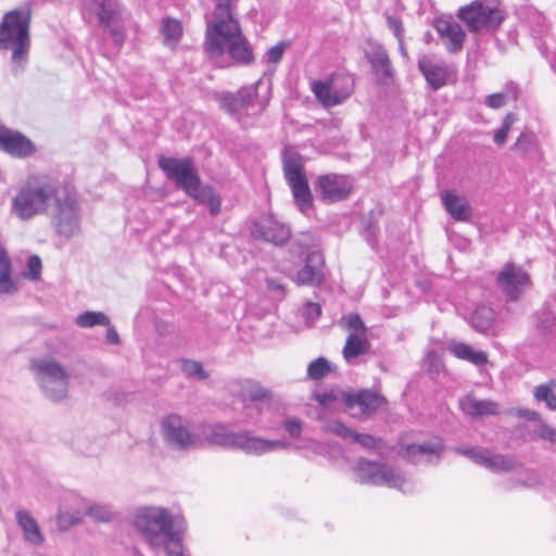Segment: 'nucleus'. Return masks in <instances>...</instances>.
Masks as SVG:
<instances>
[{"label": "nucleus", "instance_id": "1", "mask_svg": "<svg viewBox=\"0 0 556 556\" xmlns=\"http://www.w3.org/2000/svg\"><path fill=\"white\" fill-rule=\"evenodd\" d=\"M30 18V9L22 7L7 12L0 23V50L12 49V73L15 76L24 72L28 62Z\"/></svg>", "mask_w": 556, "mask_h": 556}, {"label": "nucleus", "instance_id": "2", "mask_svg": "<svg viewBox=\"0 0 556 556\" xmlns=\"http://www.w3.org/2000/svg\"><path fill=\"white\" fill-rule=\"evenodd\" d=\"M134 526L153 551H159L162 544L184 531V519L172 516L162 507H140L134 515Z\"/></svg>", "mask_w": 556, "mask_h": 556}, {"label": "nucleus", "instance_id": "3", "mask_svg": "<svg viewBox=\"0 0 556 556\" xmlns=\"http://www.w3.org/2000/svg\"><path fill=\"white\" fill-rule=\"evenodd\" d=\"M59 194L55 181L47 176H31L12 199V212L21 219L28 220L45 214L52 200Z\"/></svg>", "mask_w": 556, "mask_h": 556}, {"label": "nucleus", "instance_id": "4", "mask_svg": "<svg viewBox=\"0 0 556 556\" xmlns=\"http://www.w3.org/2000/svg\"><path fill=\"white\" fill-rule=\"evenodd\" d=\"M203 46L212 58L223 55L227 48L229 56L237 64L248 65L254 60L252 47L243 36L239 23L232 22L217 33H205Z\"/></svg>", "mask_w": 556, "mask_h": 556}, {"label": "nucleus", "instance_id": "5", "mask_svg": "<svg viewBox=\"0 0 556 556\" xmlns=\"http://www.w3.org/2000/svg\"><path fill=\"white\" fill-rule=\"evenodd\" d=\"M206 440L216 445L238 448L248 454L261 455L267 452L287 448L288 443L281 440H265L250 435L247 431L235 432L222 424L211 426L205 432Z\"/></svg>", "mask_w": 556, "mask_h": 556}, {"label": "nucleus", "instance_id": "6", "mask_svg": "<svg viewBox=\"0 0 556 556\" xmlns=\"http://www.w3.org/2000/svg\"><path fill=\"white\" fill-rule=\"evenodd\" d=\"M83 15H94L114 45L123 46L126 40L125 23L130 14L119 0H84Z\"/></svg>", "mask_w": 556, "mask_h": 556}, {"label": "nucleus", "instance_id": "7", "mask_svg": "<svg viewBox=\"0 0 556 556\" xmlns=\"http://www.w3.org/2000/svg\"><path fill=\"white\" fill-rule=\"evenodd\" d=\"M30 369L49 400L60 402L67 396L70 375L59 362L51 358L34 359Z\"/></svg>", "mask_w": 556, "mask_h": 556}, {"label": "nucleus", "instance_id": "8", "mask_svg": "<svg viewBox=\"0 0 556 556\" xmlns=\"http://www.w3.org/2000/svg\"><path fill=\"white\" fill-rule=\"evenodd\" d=\"M457 16L471 33L496 29L505 20L502 10L479 0L462 7Z\"/></svg>", "mask_w": 556, "mask_h": 556}, {"label": "nucleus", "instance_id": "9", "mask_svg": "<svg viewBox=\"0 0 556 556\" xmlns=\"http://www.w3.org/2000/svg\"><path fill=\"white\" fill-rule=\"evenodd\" d=\"M159 166L189 197L195 194L201 187V179L190 159L162 157Z\"/></svg>", "mask_w": 556, "mask_h": 556}, {"label": "nucleus", "instance_id": "10", "mask_svg": "<svg viewBox=\"0 0 556 556\" xmlns=\"http://www.w3.org/2000/svg\"><path fill=\"white\" fill-rule=\"evenodd\" d=\"M354 471L356 481L362 484L387 485L403 491L405 479L386 464L361 458L357 460Z\"/></svg>", "mask_w": 556, "mask_h": 556}, {"label": "nucleus", "instance_id": "11", "mask_svg": "<svg viewBox=\"0 0 556 556\" xmlns=\"http://www.w3.org/2000/svg\"><path fill=\"white\" fill-rule=\"evenodd\" d=\"M55 201L53 224L59 236L70 239L80 230L79 205L75 194L59 193Z\"/></svg>", "mask_w": 556, "mask_h": 556}, {"label": "nucleus", "instance_id": "12", "mask_svg": "<svg viewBox=\"0 0 556 556\" xmlns=\"http://www.w3.org/2000/svg\"><path fill=\"white\" fill-rule=\"evenodd\" d=\"M161 428L165 443L174 450L187 451L201 444L199 434L190 431L187 420L180 415H168L162 420Z\"/></svg>", "mask_w": 556, "mask_h": 556}, {"label": "nucleus", "instance_id": "13", "mask_svg": "<svg viewBox=\"0 0 556 556\" xmlns=\"http://www.w3.org/2000/svg\"><path fill=\"white\" fill-rule=\"evenodd\" d=\"M312 91L324 106H334L351 96L353 80L348 75L334 76L328 80H315L312 83Z\"/></svg>", "mask_w": 556, "mask_h": 556}, {"label": "nucleus", "instance_id": "14", "mask_svg": "<svg viewBox=\"0 0 556 556\" xmlns=\"http://www.w3.org/2000/svg\"><path fill=\"white\" fill-rule=\"evenodd\" d=\"M254 85L242 87L236 93H223L219 98V105L231 115L240 114H257L263 111L264 106L260 104L257 99V86Z\"/></svg>", "mask_w": 556, "mask_h": 556}, {"label": "nucleus", "instance_id": "15", "mask_svg": "<svg viewBox=\"0 0 556 556\" xmlns=\"http://www.w3.org/2000/svg\"><path fill=\"white\" fill-rule=\"evenodd\" d=\"M352 189L353 182L349 176L333 173L318 176L315 182V191L326 203L345 200Z\"/></svg>", "mask_w": 556, "mask_h": 556}, {"label": "nucleus", "instance_id": "16", "mask_svg": "<svg viewBox=\"0 0 556 556\" xmlns=\"http://www.w3.org/2000/svg\"><path fill=\"white\" fill-rule=\"evenodd\" d=\"M251 233L256 239L282 245L289 241L291 229L273 215H263L252 224Z\"/></svg>", "mask_w": 556, "mask_h": 556}, {"label": "nucleus", "instance_id": "17", "mask_svg": "<svg viewBox=\"0 0 556 556\" xmlns=\"http://www.w3.org/2000/svg\"><path fill=\"white\" fill-rule=\"evenodd\" d=\"M496 283L509 300H517L531 285L530 277L520 266L506 263L497 274Z\"/></svg>", "mask_w": 556, "mask_h": 556}, {"label": "nucleus", "instance_id": "18", "mask_svg": "<svg viewBox=\"0 0 556 556\" xmlns=\"http://www.w3.org/2000/svg\"><path fill=\"white\" fill-rule=\"evenodd\" d=\"M443 451V440L435 438L406 445L403 450V457L415 465H432L440 462Z\"/></svg>", "mask_w": 556, "mask_h": 556}, {"label": "nucleus", "instance_id": "19", "mask_svg": "<svg viewBox=\"0 0 556 556\" xmlns=\"http://www.w3.org/2000/svg\"><path fill=\"white\" fill-rule=\"evenodd\" d=\"M365 58L371 65L376 80L387 84L394 76V68L387 50L376 41H369L364 49Z\"/></svg>", "mask_w": 556, "mask_h": 556}, {"label": "nucleus", "instance_id": "20", "mask_svg": "<svg viewBox=\"0 0 556 556\" xmlns=\"http://www.w3.org/2000/svg\"><path fill=\"white\" fill-rule=\"evenodd\" d=\"M343 402L346 409L353 412L358 407L362 416L375 414L386 402L384 397L370 390H362L356 393H343Z\"/></svg>", "mask_w": 556, "mask_h": 556}, {"label": "nucleus", "instance_id": "21", "mask_svg": "<svg viewBox=\"0 0 556 556\" xmlns=\"http://www.w3.org/2000/svg\"><path fill=\"white\" fill-rule=\"evenodd\" d=\"M0 149L17 157H26L35 151L33 142L27 137L3 126L0 127Z\"/></svg>", "mask_w": 556, "mask_h": 556}, {"label": "nucleus", "instance_id": "22", "mask_svg": "<svg viewBox=\"0 0 556 556\" xmlns=\"http://www.w3.org/2000/svg\"><path fill=\"white\" fill-rule=\"evenodd\" d=\"M215 9L211 16H206V31L217 33L222 28L230 26V23H239L236 17L232 0H214Z\"/></svg>", "mask_w": 556, "mask_h": 556}, {"label": "nucleus", "instance_id": "23", "mask_svg": "<svg viewBox=\"0 0 556 556\" xmlns=\"http://www.w3.org/2000/svg\"><path fill=\"white\" fill-rule=\"evenodd\" d=\"M324 264L323 255L313 251L306 255L304 266L296 273L294 281L298 285L318 286L323 282L324 275L321 267Z\"/></svg>", "mask_w": 556, "mask_h": 556}, {"label": "nucleus", "instance_id": "24", "mask_svg": "<svg viewBox=\"0 0 556 556\" xmlns=\"http://www.w3.org/2000/svg\"><path fill=\"white\" fill-rule=\"evenodd\" d=\"M437 30L440 37L444 40V45L448 52L456 53L463 49L466 34L458 23L454 21L440 20L437 24Z\"/></svg>", "mask_w": 556, "mask_h": 556}, {"label": "nucleus", "instance_id": "25", "mask_svg": "<svg viewBox=\"0 0 556 556\" xmlns=\"http://www.w3.org/2000/svg\"><path fill=\"white\" fill-rule=\"evenodd\" d=\"M442 203L451 217L457 222H468L472 216L471 207L465 197L451 191L441 194Z\"/></svg>", "mask_w": 556, "mask_h": 556}, {"label": "nucleus", "instance_id": "26", "mask_svg": "<svg viewBox=\"0 0 556 556\" xmlns=\"http://www.w3.org/2000/svg\"><path fill=\"white\" fill-rule=\"evenodd\" d=\"M418 68L433 90L446 85L448 73L444 65L433 62L428 56H422L418 61Z\"/></svg>", "mask_w": 556, "mask_h": 556}, {"label": "nucleus", "instance_id": "27", "mask_svg": "<svg viewBox=\"0 0 556 556\" xmlns=\"http://www.w3.org/2000/svg\"><path fill=\"white\" fill-rule=\"evenodd\" d=\"M462 410L471 418H481L498 414V405L491 400H479L472 395H466L459 400Z\"/></svg>", "mask_w": 556, "mask_h": 556}, {"label": "nucleus", "instance_id": "28", "mask_svg": "<svg viewBox=\"0 0 556 556\" xmlns=\"http://www.w3.org/2000/svg\"><path fill=\"white\" fill-rule=\"evenodd\" d=\"M16 522L23 531L24 540L35 546H40L45 542V536L37 521L26 510H17L15 514Z\"/></svg>", "mask_w": 556, "mask_h": 556}, {"label": "nucleus", "instance_id": "29", "mask_svg": "<svg viewBox=\"0 0 556 556\" xmlns=\"http://www.w3.org/2000/svg\"><path fill=\"white\" fill-rule=\"evenodd\" d=\"M517 465L518 463L515 458L503 454H494L488 448L484 450L479 464V466L485 467L493 472H509Z\"/></svg>", "mask_w": 556, "mask_h": 556}, {"label": "nucleus", "instance_id": "30", "mask_svg": "<svg viewBox=\"0 0 556 556\" xmlns=\"http://www.w3.org/2000/svg\"><path fill=\"white\" fill-rule=\"evenodd\" d=\"M291 188L294 202L301 213L307 215L313 208V195L306 177L288 182Z\"/></svg>", "mask_w": 556, "mask_h": 556}, {"label": "nucleus", "instance_id": "31", "mask_svg": "<svg viewBox=\"0 0 556 556\" xmlns=\"http://www.w3.org/2000/svg\"><path fill=\"white\" fill-rule=\"evenodd\" d=\"M448 350L459 359L467 361L476 366H483L488 363V354L483 351H475L470 345L453 341L448 345Z\"/></svg>", "mask_w": 556, "mask_h": 556}, {"label": "nucleus", "instance_id": "32", "mask_svg": "<svg viewBox=\"0 0 556 556\" xmlns=\"http://www.w3.org/2000/svg\"><path fill=\"white\" fill-rule=\"evenodd\" d=\"M494 321V311L485 305L477 306L470 317L471 327L482 333H488L490 330H492Z\"/></svg>", "mask_w": 556, "mask_h": 556}, {"label": "nucleus", "instance_id": "33", "mask_svg": "<svg viewBox=\"0 0 556 556\" xmlns=\"http://www.w3.org/2000/svg\"><path fill=\"white\" fill-rule=\"evenodd\" d=\"M369 349V342L366 336L349 334L342 350V355L348 363L366 354Z\"/></svg>", "mask_w": 556, "mask_h": 556}, {"label": "nucleus", "instance_id": "34", "mask_svg": "<svg viewBox=\"0 0 556 556\" xmlns=\"http://www.w3.org/2000/svg\"><path fill=\"white\" fill-rule=\"evenodd\" d=\"M160 31L163 36V43L174 49L182 37V25L176 18L164 17L161 21Z\"/></svg>", "mask_w": 556, "mask_h": 556}, {"label": "nucleus", "instance_id": "35", "mask_svg": "<svg viewBox=\"0 0 556 556\" xmlns=\"http://www.w3.org/2000/svg\"><path fill=\"white\" fill-rule=\"evenodd\" d=\"M16 290V285L11 279L10 257L0 244V294H13Z\"/></svg>", "mask_w": 556, "mask_h": 556}, {"label": "nucleus", "instance_id": "36", "mask_svg": "<svg viewBox=\"0 0 556 556\" xmlns=\"http://www.w3.org/2000/svg\"><path fill=\"white\" fill-rule=\"evenodd\" d=\"M282 163L285 178L288 182L305 178L298 153L286 150L283 153Z\"/></svg>", "mask_w": 556, "mask_h": 556}, {"label": "nucleus", "instance_id": "37", "mask_svg": "<svg viewBox=\"0 0 556 556\" xmlns=\"http://www.w3.org/2000/svg\"><path fill=\"white\" fill-rule=\"evenodd\" d=\"M197 202L205 204L211 215L216 216L220 212L222 200L211 187L199 188L195 194L191 195Z\"/></svg>", "mask_w": 556, "mask_h": 556}, {"label": "nucleus", "instance_id": "38", "mask_svg": "<svg viewBox=\"0 0 556 556\" xmlns=\"http://www.w3.org/2000/svg\"><path fill=\"white\" fill-rule=\"evenodd\" d=\"M533 397L536 402L545 403L546 407L551 410L556 409V383L549 380L546 383L536 386L533 390Z\"/></svg>", "mask_w": 556, "mask_h": 556}, {"label": "nucleus", "instance_id": "39", "mask_svg": "<svg viewBox=\"0 0 556 556\" xmlns=\"http://www.w3.org/2000/svg\"><path fill=\"white\" fill-rule=\"evenodd\" d=\"M317 419H319L321 424V430L324 432L333 433L334 435L343 439L351 440L354 435V430L345 426L339 419H327L321 416V414L317 415Z\"/></svg>", "mask_w": 556, "mask_h": 556}, {"label": "nucleus", "instance_id": "40", "mask_svg": "<svg viewBox=\"0 0 556 556\" xmlns=\"http://www.w3.org/2000/svg\"><path fill=\"white\" fill-rule=\"evenodd\" d=\"M75 323L80 328H92L94 326H110L111 320L102 312L86 311L76 317Z\"/></svg>", "mask_w": 556, "mask_h": 556}, {"label": "nucleus", "instance_id": "41", "mask_svg": "<svg viewBox=\"0 0 556 556\" xmlns=\"http://www.w3.org/2000/svg\"><path fill=\"white\" fill-rule=\"evenodd\" d=\"M339 324L346 329L350 334L366 336L367 333V327L357 313H350L342 316Z\"/></svg>", "mask_w": 556, "mask_h": 556}, {"label": "nucleus", "instance_id": "42", "mask_svg": "<svg viewBox=\"0 0 556 556\" xmlns=\"http://www.w3.org/2000/svg\"><path fill=\"white\" fill-rule=\"evenodd\" d=\"M332 370V364L325 357H318L309 363L307 376L312 380H319Z\"/></svg>", "mask_w": 556, "mask_h": 556}, {"label": "nucleus", "instance_id": "43", "mask_svg": "<svg viewBox=\"0 0 556 556\" xmlns=\"http://www.w3.org/2000/svg\"><path fill=\"white\" fill-rule=\"evenodd\" d=\"M181 369L188 377H194L199 380H204L208 377L202 364L197 361H184Z\"/></svg>", "mask_w": 556, "mask_h": 556}, {"label": "nucleus", "instance_id": "44", "mask_svg": "<svg viewBox=\"0 0 556 556\" xmlns=\"http://www.w3.org/2000/svg\"><path fill=\"white\" fill-rule=\"evenodd\" d=\"M515 121L516 116L513 113H508L504 117L502 127L495 131L493 137V140L497 146H502L506 141L509 129Z\"/></svg>", "mask_w": 556, "mask_h": 556}, {"label": "nucleus", "instance_id": "45", "mask_svg": "<svg viewBox=\"0 0 556 556\" xmlns=\"http://www.w3.org/2000/svg\"><path fill=\"white\" fill-rule=\"evenodd\" d=\"M536 146L535 136L531 132H522L515 144L513 146V150L520 151L522 153H528Z\"/></svg>", "mask_w": 556, "mask_h": 556}, {"label": "nucleus", "instance_id": "46", "mask_svg": "<svg viewBox=\"0 0 556 556\" xmlns=\"http://www.w3.org/2000/svg\"><path fill=\"white\" fill-rule=\"evenodd\" d=\"M485 447L481 446H456L453 448V451L462 456H465L469 458L475 464L479 465L482 454L484 452Z\"/></svg>", "mask_w": 556, "mask_h": 556}, {"label": "nucleus", "instance_id": "47", "mask_svg": "<svg viewBox=\"0 0 556 556\" xmlns=\"http://www.w3.org/2000/svg\"><path fill=\"white\" fill-rule=\"evenodd\" d=\"M87 515L102 522L110 521L113 517L112 510L108 506L100 504L90 505L87 509Z\"/></svg>", "mask_w": 556, "mask_h": 556}, {"label": "nucleus", "instance_id": "48", "mask_svg": "<svg viewBox=\"0 0 556 556\" xmlns=\"http://www.w3.org/2000/svg\"><path fill=\"white\" fill-rule=\"evenodd\" d=\"M166 552L167 556H185L182 552V532L176 533L172 540L166 541V544H162V547Z\"/></svg>", "mask_w": 556, "mask_h": 556}, {"label": "nucleus", "instance_id": "49", "mask_svg": "<svg viewBox=\"0 0 556 556\" xmlns=\"http://www.w3.org/2000/svg\"><path fill=\"white\" fill-rule=\"evenodd\" d=\"M533 433L541 440L556 444V429L543 420H540V422L535 426Z\"/></svg>", "mask_w": 556, "mask_h": 556}, {"label": "nucleus", "instance_id": "50", "mask_svg": "<svg viewBox=\"0 0 556 556\" xmlns=\"http://www.w3.org/2000/svg\"><path fill=\"white\" fill-rule=\"evenodd\" d=\"M352 441L358 443L364 448L369 451H375L380 447L381 440L372 437L367 433H357L354 431V435L351 439Z\"/></svg>", "mask_w": 556, "mask_h": 556}, {"label": "nucleus", "instance_id": "51", "mask_svg": "<svg viewBox=\"0 0 556 556\" xmlns=\"http://www.w3.org/2000/svg\"><path fill=\"white\" fill-rule=\"evenodd\" d=\"M321 315V307L314 302H307L302 308V316L306 323H315Z\"/></svg>", "mask_w": 556, "mask_h": 556}, {"label": "nucleus", "instance_id": "52", "mask_svg": "<svg viewBox=\"0 0 556 556\" xmlns=\"http://www.w3.org/2000/svg\"><path fill=\"white\" fill-rule=\"evenodd\" d=\"M247 395L250 401L257 402L263 400H269L271 397V392L262 386L254 383L249 387L247 390Z\"/></svg>", "mask_w": 556, "mask_h": 556}, {"label": "nucleus", "instance_id": "53", "mask_svg": "<svg viewBox=\"0 0 556 556\" xmlns=\"http://www.w3.org/2000/svg\"><path fill=\"white\" fill-rule=\"evenodd\" d=\"M41 260L37 255H33L27 261V274L26 277L33 280H37L41 273Z\"/></svg>", "mask_w": 556, "mask_h": 556}, {"label": "nucleus", "instance_id": "54", "mask_svg": "<svg viewBox=\"0 0 556 556\" xmlns=\"http://www.w3.org/2000/svg\"><path fill=\"white\" fill-rule=\"evenodd\" d=\"M387 24L388 27L393 31L397 41H401V38H404V27L402 20L397 16L387 15Z\"/></svg>", "mask_w": 556, "mask_h": 556}, {"label": "nucleus", "instance_id": "55", "mask_svg": "<svg viewBox=\"0 0 556 556\" xmlns=\"http://www.w3.org/2000/svg\"><path fill=\"white\" fill-rule=\"evenodd\" d=\"M285 48V43H278L268 49L264 58L268 63H278L282 59Z\"/></svg>", "mask_w": 556, "mask_h": 556}, {"label": "nucleus", "instance_id": "56", "mask_svg": "<svg viewBox=\"0 0 556 556\" xmlns=\"http://www.w3.org/2000/svg\"><path fill=\"white\" fill-rule=\"evenodd\" d=\"M507 96L503 92L490 94L485 98L484 103L491 109H500L506 104Z\"/></svg>", "mask_w": 556, "mask_h": 556}, {"label": "nucleus", "instance_id": "57", "mask_svg": "<svg viewBox=\"0 0 556 556\" xmlns=\"http://www.w3.org/2000/svg\"><path fill=\"white\" fill-rule=\"evenodd\" d=\"M285 429L290 437L298 438L302 431V422L298 418H287L283 422Z\"/></svg>", "mask_w": 556, "mask_h": 556}, {"label": "nucleus", "instance_id": "58", "mask_svg": "<svg viewBox=\"0 0 556 556\" xmlns=\"http://www.w3.org/2000/svg\"><path fill=\"white\" fill-rule=\"evenodd\" d=\"M518 483L528 488H535L542 483V479L535 470H528L526 471V478Z\"/></svg>", "mask_w": 556, "mask_h": 556}, {"label": "nucleus", "instance_id": "59", "mask_svg": "<svg viewBox=\"0 0 556 556\" xmlns=\"http://www.w3.org/2000/svg\"><path fill=\"white\" fill-rule=\"evenodd\" d=\"M314 399L321 407H330L332 403L337 400V396L332 392L328 393H317L314 395Z\"/></svg>", "mask_w": 556, "mask_h": 556}, {"label": "nucleus", "instance_id": "60", "mask_svg": "<svg viewBox=\"0 0 556 556\" xmlns=\"http://www.w3.org/2000/svg\"><path fill=\"white\" fill-rule=\"evenodd\" d=\"M315 238L312 232L304 231L296 238L295 243L303 249H308L314 245Z\"/></svg>", "mask_w": 556, "mask_h": 556}, {"label": "nucleus", "instance_id": "61", "mask_svg": "<svg viewBox=\"0 0 556 556\" xmlns=\"http://www.w3.org/2000/svg\"><path fill=\"white\" fill-rule=\"evenodd\" d=\"M518 416L530 421H538V424L540 420H542L541 415L538 412L531 409H519Z\"/></svg>", "mask_w": 556, "mask_h": 556}, {"label": "nucleus", "instance_id": "62", "mask_svg": "<svg viewBox=\"0 0 556 556\" xmlns=\"http://www.w3.org/2000/svg\"><path fill=\"white\" fill-rule=\"evenodd\" d=\"M108 329H106V334H105V339L106 341L110 343V344H118L119 343V337H118V333L117 331L115 330V328L111 327L110 326H105Z\"/></svg>", "mask_w": 556, "mask_h": 556}, {"label": "nucleus", "instance_id": "63", "mask_svg": "<svg viewBox=\"0 0 556 556\" xmlns=\"http://www.w3.org/2000/svg\"><path fill=\"white\" fill-rule=\"evenodd\" d=\"M268 289L270 290H282V287L276 283L274 280H267Z\"/></svg>", "mask_w": 556, "mask_h": 556}, {"label": "nucleus", "instance_id": "64", "mask_svg": "<svg viewBox=\"0 0 556 556\" xmlns=\"http://www.w3.org/2000/svg\"><path fill=\"white\" fill-rule=\"evenodd\" d=\"M399 48L402 55H406V49L404 47L403 38H401V41H399Z\"/></svg>", "mask_w": 556, "mask_h": 556}]
</instances>
